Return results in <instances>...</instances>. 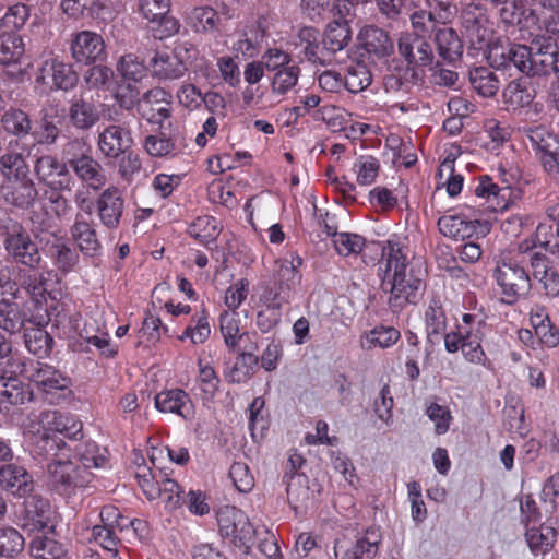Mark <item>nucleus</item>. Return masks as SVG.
Here are the masks:
<instances>
[{"label": "nucleus", "instance_id": "nucleus-60", "mask_svg": "<svg viewBox=\"0 0 559 559\" xmlns=\"http://www.w3.org/2000/svg\"><path fill=\"white\" fill-rule=\"evenodd\" d=\"M193 324L188 325L179 336L180 341L189 338L192 344H203L211 334L207 316L204 309L192 316Z\"/></svg>", "mask_w": 559, "mask_h": 559}, {"label": "nucleus", "instance_id": "nucleus-35", "mask_svg": "<svg viewBox=\"0 0 559 559\" xmlns=\"http://www.w3.org/2000/svg\"><path fill=\"white\" fill-rule=\"evenodd\" d=\"M439 57L448 63H455L463 55V44L457 33L451 28L441 25L433 35Z\"/></svg>", "mask_w": 559, "mask_h": 559}, {"label": "nucleus", "instance_id": "nucleus-37", "mask_svg": "<svg viewBox=\"0 0 559 559\" xmlns=\"http://www.w3.org/2000/svg\"><path fill=\"white\" fill-rule=\"evenodd\" d=\"M525 540L533 555H545L556 544L557 531L549 524H533L525 527Z\"/></svg>", "mask_w": 559, "mask_h": 559}, {"label": "nucleus", "instance_id": "nucleus-47", "mask_svg": "<svg viewBox=\"0 0 559 559\" xmlns=\"http://www.w3.org/2000/svg\"><path fill=\"white\" fill-rule=\"evenodd\" d=\"M221 380L209 361L199 359L197 385L201 391L203 401H212L218 392Z\"/></svg>", "mask_w": 559, "mask_h": 559}, {"label": "nucleus", "instance_id": "nucleus-38", "mask_svg": "<svg viewBox=\"0 0 559 559\" xmlns=\"http://www.w3.org/2000/svg\"><path fill=\"white\" fill-rule=\"evenodd\" d=\"M31 556L41 559H63L68 554L67 545L57 540L52 534L36 535L29 543Z\"/></svg>", "mask_w": 559, "mask_h": 559}, {"label": "nucleus", "instance_id": "nucleus-64", "mask_svg": "<svg viewBox=\"0 0 559 559\" xmlns=\"http://www.w3.org/2000/svg\"><path fill=\"white\" fill-rule=\"evenodd\" d=\"M116 527L104 525H94L92 527V539L97 543L112 558L118 556L121 546L120 538L117 535Z\"/></svg>", "mask_w": 559, "mask_h": 559}, {"label": "nucleus", "instance_id": "nucleus-29", "mask_svg": "<svg viewBox=\"0 0 559 559\" xmlns=\"http://www.w3.org/2000/svg\"><path fill=\"white\" fill-rule=\"evenodd\" d=\"M534 8L528 12L537 22V33L559 35V0H531Z\"/></svg>", "mask_w": 559, "mask_h": 559}, {"label": "nucleus", "instance_id": "nucleus-20", "mask_svg": "<svg viewBox=\"0 0 559 559\" xmlns=\"http://www.w3.org/2000/svg\"><path fill=\"white\" fill-rule=\"evenodd\" d=\"M94 207H96L97 216L105 228L115 230L119 227L124 210V200L117 187L110 186L104 189L94 202Z\"/></svg>", "mask_w": 559, "mask_h": 559}, {"label": "nucleus", "instance_id": "nucleus-59", "mask_svg": "<svg viewBox=\"0 0 559 559\" xmlns=\"http://www.w3.org/2000/svg\"><path fill=\"white\" fill-rule=\"evenodd\" d=\"M381 542L380 528L370 526L354 543L361 559H372L378 555Z\"/></svg>", "mask_w": 559, "mask_h": 559}, {"label": "nucleus", "instance_id": "nucleus-5", "mask_svg": "<svg viewBox=\"0 0 559 559\" xmlns=\"http://www.w3.org/2000/svg\"><path fill=\"white\" fill-rule=\"evenodd\" d=\"M496 267L493 278L499 287L503 304L514 305L521 296H525L532 288L531 277L522 264L521 255L516 253H499L495 257Z\"/></svg>", "mask_w": 559, "mask_h": 559}, {"label": "nucleus", "instance_id": "nucleus-46", "mask_svg": "<svg viewBox=\"0 0 559 559\" xmlns=\"http://www.w3.org/2000/svg\"><path fill=\"white\" fill-rule=\"evenodd\" d=\"M469 83L473 90L483 97H491L498 91L500 82L496 74L486 67L474 68L469 71Z\"/></svg>", "mask_w": 559, "mask_h": 559}, {"label": "nucleus", "instance_id": "nucleus-27", "mask_svg": "<svg viewBox=\"0 0 559 559\" xmlns=\"http://www.w3.org/2000/svg\"><path fill=\"white\" fill-rule=\"evenodd\" d=\"M154 404L158 412L176 414L188 420L193 417V403L189 394L182 389L164 390L154 397Z\"/></svg>", "mask_w": 559, "mask_h": 559}, {"label": "nucleus", "instance_id": "nucleus-7", "mask_svg": "<svg viewBox=\"0 0 559 559\" xmlns=\"http://www.w3.org/2000/svg\"><path fill=\"white\" fill-rule=\"evenodd\" d=\"M498 175L501 186L493 182L489 176H481L474 189L476 197L487 200V209L491 212L508 209L512 188L520 179V169L516 166L501 163L498 166Z\"/></svg>", "mask_w": 559, "mask_h": 559}, {"label": "nucleus", "instance_id": "nucleus-53", "mask_svg": "<svg viewBox=\"0 0 559 559\" xmlns=\"http://www.w3.org/2000/svg\"><path fill=\"white\" fill-rule=\"evenodd\" d=\"M343 79L347 91L355 94L365 91L372 82L371 73L362 62L349 64Z\"/></svg>", "mask_w": 559, "mask_h": 559}, {"label": "nucleus", "instance_id": "nucleus-51", "mask_svg": "<svg viewBox=\"0 0 559 559\" xmlns=\"http://www.w3.org/2000/svg\"><path fill=\"white\" fill-rule=\"evenodd\" d=\"M427 338L433 343V336L447 334V317L442 308L441 301L437 298H432L425 312Z\"/></svg>", "mask_w": 559, "mask_h": 559}, {"label": "nucleus", "instance_id": "nucleus-17", "mask_svg": "<svg viewBox=\"0 0 559 559\" xmlns=\"http://www.w3.org/2000/svg\"><path fill=\"white\" fill-rule=\"evenodd\" d=\"M533 150L539 155L544 169L559 176V138L543 126L525 130Z\"/></svg>", "mask_w": 559, "mask_h": 559}, {"label": "nucleus", "instance_id": "nucleus-34", "mask_svg": "<svg viewBox=\"0 0 559 559\" xmlns=\"http://www.w3.org/2000/svg\"><path fill=\"white\" fill-rule=\"evenodd\" d=\"M463 25L467 38L475 48L481 49L491 43L492 28L488 17L480 10H478L477 14L466 11Z\"/></svg>", "mask_w": 559, "mask_h": 559}, {"label": "nucleus", "instance_id": "nucleus-43", "mask_svg": "<svg viewBox=\"0 0 559 559\" xmlns=\"http://www.w3.org/2000/svg\"><path fill=\"white\" fill-rule=\"evenodd\" d=\"M25 48L22 37L12 31L0 34V64L16 63L24 55Z\"/></svg>", "mask_w": 559, "mask_h": 559}, {"label": "nucleus", "instance_id": "nucleus-31", "mask_svg": "<svg viewBox=\"0 0 559 559\" xmlns=\"http://www.w3.org/2000/svg\"><path fill=\"white\" fill-rule=\"evenodd\" d=\"M44 251L52 261V264L62 273L74 270L80 261L79 252L64 239L53 236L52 241H47Z\"/></svg>", "mask_w": 559, "mask_h": 559}, {"label": "nucleus", "instance_id": "nucleus-63", "mask_svg": "<svg viewBox=\"0 0 559 559\" xmlns=\"http://www.w3.org/2000/svg\"><path fill=\"white\" fill-rule=\"evenodd\" d=\"M379 160L370 155L359 156L353 165L356 180L360 186L372 185L379 175Z\"/></svg>", "mask_w": 559, "mask_h": 559}, {"label": "nucleus", "instance_id": "nucleus-23", "mask_svg": "<svg viewBox=\"0 0 559 559\" xmlns=\"http://www.w3.org/2000/svg\"><path fill=\"white\" fill-rule=\"evenodd\" d=\"M26 373L27 378L47 394L68 390L71 384L70 378L46 362L32 361L26 368Z\"/></svg>", "mask_w": 559, "mask_h": 559}, {"label": "nucleus", "instance_id": "nucleus-49", "mask_svg": "<svg viewBox=\"0 0 559 559\" xmlns=\"http://www.w3.org/2000/svg\"><path fill=\"white\" fill-rule=\"evenodd\" d=\"M158 485V496L163 498L164 507L167 511H175L183 506L185 490L174 479L167 475H160V480H156Z\"/></svg>", "mask_w": 559, "mask_h": 559}, {"label": "nucleus", "instance_id": "nucleus-55", "mask_svg": "<svg viewBox=\"0 0 559 559\" xmlns=\"http://www.w3.org/2000/svg\"><path fill=\"white\" fill-rule=\"evenodd\" d=\"M401 337V333L393 326L377 325L365 336L362 346L367 349L374 347L389 348Z\"/></svg>", "mask_w": 559, "mask_h": 559}, {"label": "nucleus", "instance_id": "nucleus-15", "mask_svg": "<svg viewBox=\"0 0 559 559\" xmlns=\"http://www.w3.org/2000/svg\"><path fill=\"white\" fill-rule=\"evenodd\" d=\"M479 225V211L467 205L438 219L440 233L455 240L471 238L477 233Z\"/></svg>", "mask_w": 559, "mask_h": 559}, {"label": "nucleus", "instance_id": "nucleus-22", "mask_svg": "<svg viewBox=\"0 0 559 559\" xmlns=\"http://www.w3.org/2000/svg\"><path fill=\"white\" fill-rule=\"evenodd\" d=\"M38 426L51 435H62L73 440H79L83 436V424L76 416L55 409L41 412L38 417Z\"/></svg>", "mask_w": 559, "mask_h": 559}, {"label": "nucleus", "instance_id": "nucleus-33", "mask_svg": "<svg viewBox=\"0 0 559 559\" xmlns=\"http://www.w3.org/2000/svg\"><path fill=\"white\" fill-rule=\"evenodd\" d=\"M16 141H10L5 153L0 157V173L8 180H22L29 178V167L24 152H17Z\"/></svg>", "mask_w": 559, "mask_h": 559}, {"label": "nucleus", "instance_id": "nucleus-11", "mask_svg": "<svg viewBox=\"0 0 559 559\" xmlns=\"http://www.w3.org/2000/svg\"><path fill=\"white\" fill-rule=\"evenodd\" d=\"M532 44L530 46L495 41L487 46L486 58L492 68L508 69L514 66L521 73L528 76L532 60Z\"/></svg>", "mask_w": 559, "mask_h": 559}, {"label": "nucleus", "instance_id": "nucleus-19", "mask_svg": "<svg viewBox=\"0 0 559 559\" xmlns=\"http://www.w3.org/2000/svg\"><path fill=\"white\" fill-rule=\"evenodd\" d=\"M71 56L78 63L91 64L106 57L103 37L91 31L76 33L71 40Z\"/></svg>", "mask_w": 559, "mask_h": 559}, {"label": "nucleus", "instance_id": "nucleus-45", "mask_svg": "<svg viewBox=\"0 0 559 559\" xmlns=\"http://www.w3.org/2000/svg\"><path fill=\"white\" fill-rule=\"evenodd\" d=\"M486 323L481 319H477L474 314L465 313L462 318V323L456 326V331L450 332L454 334L459 341L457 343H481Z\"/></svg>", "mask_w": 559, "mask_h": 559}, {"label": "nucleus", "instance_id": "nucleus-12", "mask_svg": "<svg viewBox=\"0 0 559 559\" xmlns=\"http://www.w3.org/2000/svg\"><path fill=\"white\" fill-rule=\"evenodd\" d=\"M532 60L528 76L549 75L559 76V47L556 40L557 35L531 34Z\"/></svg>", "mask_w": 559, "mask_h": 559}, {"label": "nucleus", "instance_id": "nucleus-41", "mask_svg": "<svg viewBox=\"0 0 559 559\" xmlns=\"http://www.w3.org/2000/svg\"><path fill=\"white\" fill-rule=\"evenodd\" d=\"M459 338L454 334L444 335V347L450 354L462 352L463 357L471 364L487 367L489 361L483 347L481 343H457Z\"/></svg>", "mask_w": 559, "mask_h": 559}, {"label": "nucleus", "instance_id": "nucleus-2", "mask_svg": "<svg viewBox=\"0 0 559 559\" xmlns=\"http://www.w3.org/2000/svg\"><path fill=\"white\" fill-rule=\"evenodd\" d=\"M302 263V258L294 251L286 252L275 261L274 282L264 288L260 297L266 308L257 314V326L262 333L270 332L280 323L282 307L290 302L301 284L299 269Z\"/></svg>", "mask_w": 559, "mask_h": 559}, {"label": "nucleus", "instance_id": "nucleus-44", "mask_svg": "<svg viewBox=\"0 0 559 559\" xmlns=\"http://www.w3.org/2000/svg\"><path fill=\"white\" fill-rule=\"evenodd\" d=\"M47 319L57 328H62L64 333L76 332L81 316L78 312L70 313L64 302L53 300L46 307Z\"/></svg>", "mask_w": 559, "mask_h": 559}, {"label": "nucleus", "instance_id": "nucleus-21", "mask_svg": "<svg viewBox=\"0 0 559 559\" xmlns=\"http://www.w3.org/2000/svg\"><path fill=\"white\" fill-rule=\"evenodd\" d=\"M0 287L4 289L0 297V329L11 334L17 333L24 326L25 321V316L15 301L19 289L11 282H7L4 285L0 284Z\"/></svg>", "mask_w": 559, "mask_h": 559}, {"label": "nucleus", "instance_id": "nucleus-9", "mask_svg": "<svg viewBox=\"0 0 559 559\" xmlns=\"http://www.w3.org/2000/svg\"><path fill=\"white\" fill-rule=\"evenodd\" d=\"M197 48L190 43L179 45L174 53L156 51L148 68L154 78L162 81L181 79L188 71L187 61L197 56Z\"/></svg>", "mask_w": 559, "mask_h": 559}, {"label": "nucleus", "instance_id": "nucleus-32", "mask_svg": "<svg viewBox=\"0 0 559 559\" xmlns=\"http://www.w3.org/2000/svg\"><path fill=\"white\" fill-rule=\"evenodd\" d=\"M532 274L542 284L547 297L555 298L559 296V272L546 254L532 257Z\"/></svg>", "mask_w": 559, "mask_h": 559}, {"label": "nucleus", "instance_id": "nucleus-13", "mask_svg": "<svg viewBox=\"0 0 559 559\" xmlns=\"http://www.w3.org/2000/svg\"><path fill=\"white\" fill-rule=\"evenodd\" d=\"M28 451L33 459L37 461H66L71 456V448L58 435H51L38 426L36 431H29Z\"/></svg>", "mask_w": 559, "mask_h": 559}, {"label": "nucleus", "instance_id": "nucleus-28", "mask_svg": "<svg viewBox=\"0 0 559 559\" xmlns=\"http://www.w3.org/2000/svg\"><path fill=\"white\" fill-rule=\"evenodd\" d=\"M361 49L371 59H381L393 50V43L389 34L374 25L365 26L358 35Z\"/></svg>", "mask_w": 559, "mask_h": 559}, {"label": "nucleus", "instance_id": "nucleus-4", "mask_svg": "<svg viewBox=\"0 0 559 559\" xmlns=\"http://www.w3.org/2000/svg\"><path fill=\"white\" fill-rule=\"evenodd\" d=\"M62 157L70 163V173L81 187L75 191L91 192L102 190L107 182L106 170L93 156L92 147L82 139L68 141L61 151Z\"/></svg>", "mask_w": 559, "mask_h": 559}, {"label": "nucleus", "instance_id": "nucleus-16", "mask_svg": "<svg viewBox=\"0 0 559 559\" xmlns=\"http://www.w3.org/2000/svg\"><path fill=\"white\" fill-rule=\"evenodd\" d=\"M78 80L72 66L53 58L43 61L36 75V83L43 86L44 92L70 91L76 85Z\"/></svg>", "mask_w": 559, "mask_h": 559}, {"label": "nucleus", "instance_id": "nucleus-40", "mask_svg": "<svg viewBox=\"0 0 559 559\" xmlns=\"http://www.w3.org/2000/svg\"><path fill=\"white\" fill-rule=\"evenodd\" d=\"M500 9V19L508 25H520L523 28H535L537 31V22L531 21L528 12L532 8H526L523 0H512L502 3Z\"/></svg>", "mask_w": 559, "mask_h": 559}, {"label": "nucleus", "instance_id": "nucleus-39", "mask_svg": "<svg viewBox=\"0 0 559 559\" xmlns=\"http://www.w3.org/2000/svg\"><path fill=\"white\" fill-rule=\"evenodd\" d=\"M352 39V31L346 23L332 21L326 25L322 37V44L331 58L334 61L335 53L343 50Z\"/></svg>", "mask_w": 559, "mask_h": 559}, {"label": "nucleus", "instance_id": "nucleus-14", "mask_svg": "<svg viewBox=\"0 0 559 559\" xmlns=\"http://www.w3.org/2000/svg\"><path fill=\"white\" fill-rule=\"evenodd\" d=\"M34 170L40 181L55 190L71 191L75 185L70 163L64 157L60 160L52 155L40 156L36 159Z\"/></svg>", "mask_w": 559, "mask_h": 559}, {"label": "nucleus", "instance_id": "nucleus-42", "mask_svg": "<svg viewBox=\"0 0 559 559\" xmlns=\"http://www.w3.org/2000/svg\"><path fill=\"white\" fill-rule=\"evenodd\" d=\"M1 127L10 135L22 139L31 133L32 120L27 112L19 108H10L1 117Z\"/></svg>", "mask_w": 559, "mask_h": 559}, {"label": "nucleus", "instance_id": "nucleus-61", "mask_svg": "<svg viewBox=\"0 0 559 559\" xmlns=\"http://www.w3.org/2000/svg\"><path fill=\"white\" fill-rule=\"evenodd\" d=\"M239 317L237 312L224 311L219 317L221 333L229 349H235L245 334L240 333Z\"/></svg>", "mask_w": 559, "mask_h": 559}, {"label": "nucleus", "instance_id": "nucleus-26", "mask_svg": "<svg viewBox=\"0 0 559 559\" xmlns=\"http://www.w3.org/2000/svg\"><path fill=\"white\" fill-rule=\"evenodd\" d=\"M397 46L400 55L411 66L426 67L433 61V50L426 37L406 33L400 37Z\"/></svg>", "mask_w": 559, "mask_h": 559}, {"label": "nucleus", "instance_id": "nucleus-62", "mask_svg": "<svg viewBox=\"0 0 559 559\" xmlns=\"http://www.w3.org/2000/svg\"><path fill=\"white\" fill-rule=\"evenodd\" d=\"M299 76L300 68L296 63L274 72L271 83L272 93L275 95H285L296 86Z\"/></svg>", "mask_w": 559, "mask_h": 559}, {"label": "nucleus", "instance_id": "nucleus-8", "mask_svg": "<svg viewBox=\"0 0 559 559\" xmlns=\"http://www.w3.org/2000/svg\"><path fill=\"white\" fill-rule=\"evenodd\" d=\"M138 11L154 39L165 40L180 32L181 24L171 15V0H139Z\"/></svg>", "mask_w": 559, "mask_h": 559}, {"label": "nucleus", "instance_id": "nucleus-25", "mask_svg": "<svg viewBox=\"0 0 559 559\" xmlns=\"http://www.w3.org/2000/svg\"><path fill=\"white\" fill-rule=\"evenodd\" d=\"M4 246L13 259L34 270L39 265L41 257L35 242L25 231L11 233L7 236Z\"/></svg>", "mask_w": 559, "mask_h": 559}, {"label": "nucleus", "instance_id": "nucleus-1", "mask_svg": "<svg viewBox=\"0 0 559 559\" xmlns=\"http://www.w3.org/2000/svg\"><path fill=\"white\" fill-rule=\"evenodd\" d=\"M382 289L390 293L389 306L396 312L408 304H417L424 293L423 272L411 266L400 243L389 239L382 247L379 266Z\"/></svg>", "mask_w": 559, "mask_h": 559}, {"label": "nucleus", "instance_id": "nucleus-48", "mask_svg": "<svg viewBox=\"0 0 559 559\" xmlns=\"http://www.w3.org/2000/svg\"><path fill=\"white\" fill-rule=\"evenodd\" d=\"M259 358L253 353H241L233 367L225 371V378L231 383H245L253 376Z\"/></svg>", "mask_w": 559, "mask_h": 559}, {"label": "nucleus", "instance_id": "nucleus-30", "mask_svg": "<svg viewBox=\"0 0 559 559\" xmlns=\"http://www.w3.org/2000/svg\"><path fill=\"white\" fill-rule=\"evenodd\" d=\"M0 484L12 495L26 497L33 490V478L24 466L11 463L0 468Z\"/></svg>", "mask_w": 559, "mask_h": 559}, {"label": "nucleus", "instance_id": "nucleus-52", "mask_svg": "<svg viewBox=\"0 0 559 559\" xmlns=\"http://www.w3.org/2000/svg\"><path fill=\"white\" fill-rule=\"evenodd\" d=\"M503 100L512 109L528 106L534 97V91L526 84V81L515 80L510 82L503 91Z\"/></svg>", "mask_w": 559, "mask_h": 559}, {"label": "nucleus", "instance_id": "nucleus-57", "mask_svg": "<svg viewBox=\"0 0 559 559\" xmlns=\"http://www.w3.org/2000/svg\"><path fill=\"white\" fill-rule=\"evenodd\" d=\"M25 539L12 526H0V557L14 558L23 551Z\"/></svg>", "mask_w": 559, "mask_h": 559}, {"label": "nucleus", "instance_id": "nucleus-56", "mask_svg": "<svg viewBox=\"0 0 559 559\" xmlns=\"http://www.w3.org/2000/svg\"><path fill=\"white\" fill-rule=\"evenodd\" d=\"M147 67L133 53L122 56L117 63V71L124 81L138 83L146 76Z\"/></svg>", "mask_w": 559, "mask_h": 559}, {"label": "nucleus", "instance_id": "nucleus-6", "mask_svg": "<svg viewBox=\"0 0 559 559\" xmlns=\"http://www.w3.org/2000/svg\"><path fill=\"white\" fill-rule=\"evenodd\" d=\"M73 201L79 211L70 227L71 239L83 255L97 257L102 251V242L98 239L96 226L91 218L94 201L85 191H75Z\"/></svg>", "mask_w": 559, "mask_h": 559}, {"label": "nucleus", "instance_id": "nucleus-50", "mask_svg": "<svg viewBox=\"0 0 559 559\" xmlns=\"http://www.w3.org/2000/svg\"><path fill=\"white\" fill-rule=\"evenodd\" d=\"M25 346L29 353L38 358L49 356L53 346V338L41 328H31L24 333Z\"/></svg>", "mask_w": 559, "mask_h": 559}, {"label": "nucleus", "instance_id": "nucleus-24", "mask_svg": "<svg viewBox=\"0 0 559 559\" xmlns=\"http://www.w3.org/2000/svg\"><path fill=\"white\" fill-rule=\"evenodd\" d=\"M302 57L313 66L326 67L332 63L317 28L304 26L298 31L295 43Z\"/></svg>", "mask_w": 559, "mask_h": 559}, {"label": "nucleus", "instance_id": "nucleus-10", "mask_svg": "<svg viewBox=\"0 0 559 559\" xmlns=\"http://www.w3.org/2000/svg\"><path fill=\"white\" fill-rule=\"evenodd\" d=\"M218 531L223 538L229 539L236 547L250 548L254 528L248 515L236 507L225 506L217 512Z\"/></svg>", "mask_w": 559, "mask_h": 559}, {"label": "nucleus", "instance_id": "nucleus-3", "mask_svg": "<svg viewBox=\"0 0 559 559\" xmlns=\"http://www.w3.org/2000/svg\"><path fill=\"white\" fill-rule=\"evenodd\" d=\"M76 454L80 464L67 456L66 461L47 466L49 485L61 495L70 496L76 489L87 487L93 479L91 468H104L108 462L106 450H100L95 442L79 445Z\"/></svg>", "mask_w": 559, "mask_h": 559}, {"label": "nucleus", "instance_id": "nucleus-54", "mask_svg": "<svg viewBox=\"0 0 559 559\" xmlns=\"http://www.w3.org/2000/svg\"><path fill=\"white\" fill-rule=\"evenodd\" d=\"M188 231L191 237L207 246L216 239L219 233L218 222L213 216H199L190 224Z\"/></svg>", "mask_w": 559, "mask_h": 559}, {"label": "nucleus", "instance_id": "nucleus-36", "mask_svg": "<svg viewBox=\"0 0 559 559\" xmlns=\"http://www.w3.org/2000/svg\"><path fill=\"white\" fill-rule=\"evenodd\" d=\"M68 117L73 128L87 131L98 121L99 112L92 102L83 97H73L70 102Z\"/></svg>", "mask_w": 559, "mask_h": 559}, {"label": "nucleus", "instance_id": "nucleus-18", "mask_svg": "<svg viewBox=\"0 0 559 559\" xmlns=\"http://www.w3.org/2000/svg\"><path fill=\"white\" fill-rule=\"evenodd\" d=\"M133 145L131 131L127 123H111L104 128L97 136V147L107 158H118Z\"/></svg>", "mask_w": 559, "mask_h": 559}, {"label": "nucleus", "instance_id": "nucleus-58", "mask_svg": "<svg viewBox=\"0 0 559 559\" xmlns=\"http://www.w3.org/2000/svg\"><path fill=\"white\" fill-rule=\"evenodd\" d=\"M14 187L7 194V200L19 207L31 206L37 198V190L31 178L13 180Z\"/></svg>", "mask_w": 559, "mask_h": 559}]
</instances>
